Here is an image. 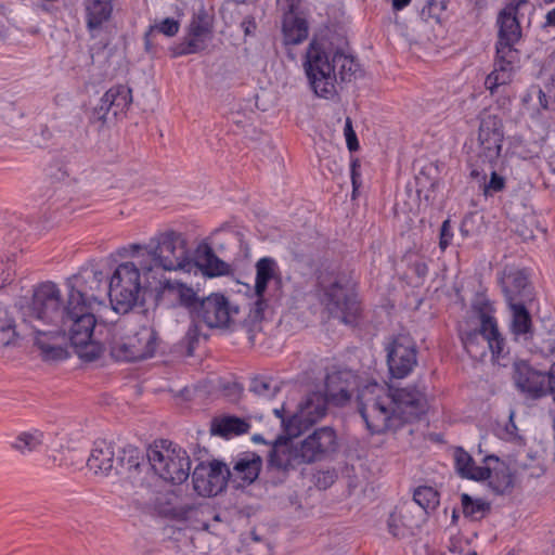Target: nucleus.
Returning a JSON list of instances; mask_svg holds the SVG:
<instances>
[{
    "mask_svg": "<svg viewBox=\"0 0 555 555\" xmlns=\"http://www.w3.org/2000/svg\"><path fill=\"white\" fill-rule=\"evenodd\" d=\"M357 408L367 430L379 435L420 420L427 411V400L417 386L397 388L389 393L372 382L358 389Z\"/></svg>",
    "mask_w": 555,
    "mask_h": 555,
    "instance_id": "nucleus-1",
    "label": "nucleus"
},
{
    "mask_svg": "<svg viewBox=\"0 0 555 555\" xmlns=\"http://www.w3.org/2000/svg\"><path fill=\"white\" fill-rule=\"evenodd\" d=\"M358 64L340 51L330 53L323 43L312 40L306 52L304 68L310 87L318 96L330 99L336 94V82L350 81Z\"/></svg>",
    "mask_w": 555,
    "mask_h": 555,
    "instance_id": "nucleus-2",
    "label": "nucleus"
},
{
    "mask_svg": "<svg viewBox=\"0 0 555 555\" xmlns=\"http://www.w3.org/2000/svg\"><path fill=\"white\" fill-rule=\"evenodd\" d=\"M528 0H511L498 16V41L493 70L487 76L485 85L491 93L500 86L511 82L515 68L520 61V52L515 44L521 38V28L517 17L519 8Z\"/></svg>",
    "mask_w": 555,
    "mask_h": 555,
    "instance_id": "nucleus-3",
    "label": "nucleus"
},
{
    "mask_svg": "<svg viewBox=\"0 0 555 555\" xmlns=\"http://www.w3.org/2000/svg\"><path fill=\"white\" fill-rule=\"evenodd\" d=\"M131 255L145 250L147 263L140 262L142 273L154 275L155 270L173 271L183 269L188 260L186 242L183 234L173 230L162 232L150 240L149 244H131Z\"/></svg>",
    "mask_w": 555,
    "mask_h": 555,
    "instance_id": "nucleus-4",
    "label": "nucleus"
},
{
    "mask_svg": "<svg viewBox=\"0 0 555 555\" xmlns=\"http://www.w3.org/2000/svg\"><path fill=\"white\" fill-rule=\"evenodd\" d=\"M141 271L133 262L120 263L108 282V297L116 312H129L141 299L145 301L146 294H153L155 275H144L145 283L141 282Z\"/></svg>",
    "mask_w": 555,
    "mask_h": 555,
    "instance_id": "nucleus-5",
    "label": "nucleus"
},
{
    "mask_svg": "<svg viewBox=\"0 0 555 555\" xmlns=\"http://www.w3.org/2000/svg\"><path fill=\"white\" fill-rule=\"evenodd\" d=\"M146 459L154 473L167 482L181 485L190 476L191 460L188 452L171 441L155 442L147 449Z\"/></svg>",
    "mask_w": 555,
    "mask_h": 555,
    "instance_id": "nucleus-6",
    "label": "nucleus"
},
{
    "mask_svg": "<svg viewBox=\"0 0 555 555\" xmlns=\"http://www.w3.org/2000/svg\"><path fill=\"white\" fill-rule=\"evenodd\" d=\"M503 140L504 132L501 118L496 115H485L480 119L478 129V149L467 160L472 179L485 178L483 166H492L496 163L502 151Z\"/></svg>",
    "mask_w": 555,
    "mask_h": 555,
    "instance_id": "nucleus-7",
    "label": "nucleus"
},
{
    "mask_svg": "<svg viewBox=\"0 0 555 555\" xmlns=\"http://www.w3.org/2000/svg\"><path fill=\"white\" fill-rule=\"evenodd\" d=\"M83 298L78 292L67 295L65 315L56 327L68 336L72 346L88 343L95 328L96 320L92 307L86 305Z\"/></svg>",
    "mask_w": 555,
    "mask_h": 555,
    "instance_id": "nucleus-8",
    "label": "nucleus"
},
{
    "mask_svg": "<svg viewBox=\"0 0 555 555\" xmlns=\"http://www.w3.org/2000/svg\"><path fill=\"white\" fill-rule=\"evenodd\" d=\"M158 336L153 327L140 326L132 334L120 336L114 334L109 341V353L116 361L134 362L154 356Z\"/></svg>",
    "mask_w": 555,
    "mask_h": 555,
    "instance_id": "nucleus-9",
    "label": "nucleus"
},
{
    "mask_svg": "<svg viewBox=\"0 0 555 555\" xmlns=\"http://www.w3.org/2000/svg\"><path fill=\"white\" fill-rule=\"evenodd\" d=\"M65 315V305L61 300V292L56 284L44 282L34 289L29 317L46 324L57 327Z\"/></svg>",
    "mask_w": 555,
    "mask_h": 555,
    "instance_id": "nucleus-10",
    "label": "nucleus"
},
{
    "mask_svg": "<svg viewBox=\"0 0 555 555\" xmlns=\"http://www.w3.org/2000/svg\"><path fill=\"white\" fill-rule=\"evenodd\" d=\"M321 291V302L331 317L340 320L345 324L356 322L359 312V304L354 294L337 281L322 286Z\"/></svg>",
    "mask_w": 555,
    "mask_h": 555,
    "instance_id": "nucleus-11",
    "label": "nucleus"
},
{
    "mask_svg": "<svg viewBox=\"0 0 555 555\" xmlns=\"http://www.w3.org/2000/svg\"><path fill=\"white\" fill-rule=\"evenodd\" d=\"M153 294L156 306L166 309L180 307L185 309L190 317L195 311L198 300L197 293L180 281H154Z\"/></svg>",
    "mask_w": 555,
    "mask_h": 555,
    "instance_id": "nucleus-12",
    "label": "nucleus"
},
{
    "mask_svg": "<svg viewBox=\"0 0 555 555\" xmlns=\"http://www.w3.org/2000/svg\"><path fill=\"white\" fill-rule=\"evenodd\" d=\"M238 313L222 294H211L203 299L198 297L196 309L191 317L193 322H203L210 328L229 326L232 315Z\"/></svg>",
    "mask_w": 555,
    "mask_h": 555,
    "instance_id": "nucleus-13",
    "label": "nucleus"
},
{
    "mask_svg": "<svg viewBox=\"0 0 555 555\" xmlns=\"http://www.w3.org/2000/svg\"><path fill=\"white\" fill-rule=\"evenodd\" d=\"M214 17L202 5L192 16L188 33L180 43L172 48L173 56L195 54L206 48V41L212 33Z\"/></svg>",
    "mask_w": 555,
    "mask_h": 555,
    "instance_id": "nucleus-14",
    "label": "nucleus"
},
{
    "mask_svg": "<svg viewBox=\"0 0 555 555\" xmlns=\"http://www.w3.org/2000/svg\"><path fill=\"white\" fill-rule=\"evenodd\" d=\"M230 468L221 461L201 462L192 474L194 490L202 496H215L222 492L229 481Z\"/></svg>",
    "mask_w": 555,
    "mask_h": 555,
    "instance_id": "nucleus-15",
    "label": "nucleus"
},
{
    "mask_svg": "<svg viewBox=\"0 0 555 555\" xmlns=\"http://www.w3.org/2000/svg\"><path fill=\"white\" fill-rule=\"evenodd\" d=\"M387 364L395 378H404L417 365V347L409 335H398L387 346Z\"/></svg>",
    "mask_w": 555,
    "mask_h": 555,
    "instance_id": "nucleus-16",
    "label": "nucleus"
},
{
    "mask_svg": "<svg viewBox=\"0 0 555 555\" xmlns=\"http://www.w3.org/2000/svg\"><path fill=\"white\" fill-rule=\"evenodd\" d=\"M330 403L325 395L319 392L310 393L304 402L299 404L297 413L289 416L288 421H284V433L288 436H299L311 425L317 423L327 411Z\"/></svg>",
    "mask_w": 555,
    "mask_h": 555,
    "instance_id": "nucleus-17",
    "label": "nucleus"
},
{
    "mask_svg": "<svg viewBox=\"0 0 555 555\" xmlns=\"http://www.w3.org/2000/svg\"><path fill=\"white\" fill-rule=\"evenodd\" d=\"M299 450L306 464L324 461L338 450L336 431L328 426L315 428L299 442Z\"/></svg>",
    "mask_w": 555,
    "mask_h": 555,
    "instance_id": "nucleus-18",
    "label": "nucleus"
},
{
    "mask_svg": "<svg viewBox=\"0 0 555 555\" xmlns=\"http://www.w3.org/2000/svg\"><path fill=\"white\" fill-rule=\"evenodd\" d=\"M460 336L466 351L474 357L483 356L486 348H489L496 357L504 352L505 340L499 328L483 330L479 324L476 328L462 331Z\"/></svg>",
    "mask_w": 555,
    "mask_h": 555,
    "instance_id": "nucleus-19",
    "label": "nucleus"
},
{
    "mask_svg": "<svg viewBox=\"0 0 555 555\" xmlns=\"http://www.w3.org/2000/svg\"><path fill=\"white\" fill-rule=\"evenodd\" d=\"M513 378L517 389L527 398L537 400L546 396L547 373L527 361L514 363Z\"/></svg>",
    "mask_w": 555,
    "mask_h": 555,
    "instance_id": "nucleus-20",
    "label": "nucleus"
},
{
    "mask_svg": "<svg viewBox=\"0 0 555 555\" xmlns=\"http://www.w3.org/2000/svg\"><path fill=\"white\" fill-rule=\"evenodd\" d=\"M500 283L507 305L532 304L535 300L534 287L526 270L505 269Z\"/></svg>",
    "mask_w": 555,
    "mask_h": 555,
    "instance_id": "nucleus-21",
    "label": "nucleus"
},
{
    "mask_svg": "<svg viewBox=\"0 0 555 555\" xmlns=\"http://www.w3.org/2000/svg\"><path fill=\"white\" fill-rule=\"evenodd\" d=\"M68 294L80 293L85 298L86 305L101 302L102 294L108 295V283L104 275L98 270H83L77 275L67 280Z\"/></svg>",
    "mask_w": 555,
    "mask_h": 555,
    "instance_id": "nucleus-22",
    "label": "nucleus"
},
{
    "mask_svg": "<svg viewBox=\"0 0 555 555\" xmlns=\"http://www.w3.org/2000/svg\"><path fill=\"white\" fill-rule=\"evenodd\" d=\"M424 520V513L414 504H403L396 508L388 518L389 532L397 539L414 537Z\"/></svg>",
    "mask_w": 555,
    "mask_h": 555,
    "instance_id": "nucleus-23",
    "label": "nucleus"
},
{
    "mask_svg": "<svg viewBox=\"0 0 555 555\" xmlns=\"http://www.w3.org/2000/svg\"><path fill=\"white\" fill-rule=\"evenodd\" d=\"M294 436H279L272 443L268 457V466L282 472L295 469L300 464H306L301 459L299 443L294 444Z\"/></svg>",
    "mask_w": 555,
    "mask_h": 555,
    "instance_id": "nucleus-24",
    "label": "nucleus"
},
{
    "mask_svg": "<svg viewBox=\"0 0 555 555\" xmlns=\"http://www.w3.org/2000/svg\"><path fill=\"white\" fill-rule=\"evenodd\" d=\"M262 467V459L259 454L246 451L237 454L230 468L229 481L236 489H243L254 483Z\"/></svg>",
    "mask_w": 555,
    "mask_h": 555,
    "instance_id": "nucleus-25",
    "label": "nucleus"
},
{
    "mask_svg": "<svg viewBox=\"0 0 555 555\" xmlns=\"http://www.w3.org/2000/svg\"><path fill=\"white\" fill-rule=\"evenodd\" d=\"M356 376L349 371L328 374L325 379V397L334 405L343 406L351 399Z\"/></svg>",
    "mask_w": 555,
    "mask_h": 555,
    "instance_id": "nucleus-26",
    "label": "nucleus"
},
{
    "mask_svg": "<svg viewBox=\"0 0 555 555\" xmlns=\"http://www.w3.org/2000/svg\"><path fill=\"white\" fill-rule=\"evenodd\" d=\"M486 467L490 468L489 480L490 488L496 494L509 493L514 488V477L509 467L496 455H487L482 460Z\"/></svg>",
    "mask_w": 555,
    "mask_h": 555,
    "instance_id": "nucleus-27",
    "label": "nucleus"
},
{
    "mask_svg": "<svg viewBox=\"0 0 555 555\" xmlns=\"http://www.w3.org/2000/svg\"><path fill=\"white\" fill-rule=\"evenodd\" d=\"M453 459L455 470L462 478L483 481L490 476V468L485 465L477 466L473 456L462 447L454 448Z\"/></svg>",
    "mask_w": 555,
    "mask_h": 555,
    "instance_id": "nucleus-28",
    "label": "nucleus"
},
{
    "mask_svg": "<svg viewBox=\"0 0 555 555\" xmlns=\"http://www.w3.org/2000/svg\"><path fill=\"white\" fill-rule=\"evenodd\" d=\"M116 460L114 448L105 441L95 443L87 461L88 467L95 474L109 475L116 473Z\"/></svg>",
    "mask_w": 555,
    "mask_h": 555,
    "instance_id": "nucleus-29",
    "label": "nucleus"
},
{
    "mask_svg": "<svg viewBox=\"0 0 555 555\" xmlns=\"http://www.w3.org/2000/svg\"><path fill=\"white\" fill-rule=\"evenodd\" d=\"M194 261L201 271L209 278L224 275L229 272V264L221 260L207 244L196 248Z\"/></svg>",
    "mask_w": 555,
    "mask_h": 555,
    "instance_id": "nucleus-30",
    "label": "nucleus"
},
{
    "mask_svg": "<svg viewBox=\"0 0 555 555\" xmlns=\"http://www.w3.org/2000/svg\"><path fill=\"white\" fill-rule=\"evenodd\" d=\"M255 295L263 296L267 292L268 284L274 280L281 283V271L276 260L272 257H262L255 264Z\"/></svg>",
    "mask_w": 555,
    "mask_h": 555,
    "instance_id": "nucleus-31",
    "label": "nucleus"
},
{
    "mask_svg": "<svg viewBox=\"0 0 555 555\" xmlns=\"http://www.w3.org/2000/svg\"><path fill=\"white\" fill-rule=\"evenodd\" d=\"M34 328L36 333L35 345L41 351L43 360L59 361L68 358L66 348L51 343L61 333L59 330L43 331L36 326Z\"/></svg>",
    "mask_w": 555,
    "mask_h": 555,
    "instance_id": "nucleus-32",
    "label": "nucleus"
},
{
    "mask_svg": "<svg viewBox=\"0 0 555 555\" xmlns=\"http://www.w3.org/2000/svg\"><path fill=\"white\" fill-rule=\"evenodd\" d=\"M532 304H511L507 305L511 311V332L515 336L533 335L532 318L528 307Z\"/></svg>",
    "mask_w": 555,
    "mask_h": 555,
    "instance_id": "nucleus-33",
    "label": "nucleus"
},
{
    "mask_svg": "<svg viewBox=\"0 0 555 555\" xmlns=\"http://www.w3.org/2000/svg\"><path fill=\"white\" fill-rule=\"evenodd\" d=\"M146 454L134 446H126L120 449L116 460V475L133 474L140 472L141 465L144 464Z\"/></svg>",
    "mask_w": 555,
    "mask_h": 555,
    "instance_id": "nucleus-34",
    "label": "nucleus"
},
{
    "mask_svg": "<svg viewBox=\"0 0 555 555\" xmlns=\"http://www.w3.org/2000/svg\"><path fill=\"white\" fill-rule=\"evenodd\" d=\"M85 137L86 133L82 130L77 129L74 140L64 144L60 152V157L65 165L80 167L85 164Z\"/></svg>",
    "mask_w": 555,
    "mask_h": 555,
    "instance_id": "nucleus-35",
    "label": "nucleus"
},
{
    "mask_svg": "<svg viewBox=\"0 0 555 555\" xmlns=\"http://www.w3.org/2000/svg\"><path fill=\"white\" fill-rule=\"evenodd\" d=\"M249 428L246 420L233 415L215 418L211 423V434L224 438L246 434Z\"/></svg>",
    "mask_w": 555,
    "mask_h": 555,
    "instance_id": "nucleus-36",
    "label": "nucleus"
},
{
    "mask_svg": "<svg viewBox=\"0 0 555 555\" xmlns=\"http://www.w3.org/2000/svg\"><path fill=\"white\" fill-rule=\"evenodd\" d=\"M103 95L104 104L113 107V118L125 114L132 103V90L126 85L113 86Z\"/></svg>",
    "mask_w": 555,
    "mask_h": 555,
    "instance_id": "nucleus-37",
    "label": "nucleus"
},
{
    "mask_svg": "<svg viewBox=\"0 0 555 555\" xmlns=\"http://www.w3.org/2000/svg\"><path fill=\"white\" fill-rule=\"evenodd\" d=\"M113 12L112 0H87L86 20L90 30L98 29L109 20Z\"/></svg>",
    "mask_w": 555,
    "mask_h": 555,
    "instance_id": "nucleus-38",
    "label": "nucleus"
},
{
    "mask_svg": "<svg viewBox=\"0 0 555 555\" xmlns=\"http://www.w3.org/2000/svg\"><path fill=\"white\" fill-rule=\"evenodd\" d=\"M285 44H299L308 37V24L305 18L285 15L283 24Z\"/></svg>",
    "mask_w": 555,
    "mask_h": 555,
    "instance_id": "nucleus-39",
    "label": "nucleus"
},
{
    "mask_svg": "<svg viewBox=\"0 0 555 555\" xmlns=\"http://www.w3.org/2000/svg\"><path fill=\"white\" fill-rule=\"evenodd\" d=\"M472 310L478 317L483 330H487V326L488 330L499 328L496 320L493 317L494 309L486 296L477 295L473 300Z\"/></svg>",
    "mask_w": 555,
    "mask_h": 555,
    "instance_id": "nucleus-40",
    "label": "nucleus"
},
{
    "mask_svg": "<svg viewBox=\"0 0 555 555\" xmlns=\"http://www.w3.org/2000/svg\"><path fill=\"white\" fill-rule=\"evenodd\" d=\"M42 444L43 433L35 429L18 434L11 447L22 454H27L37 451Z\"/></svg>",
    "mask_w": 555,
    "mask_h": 555,
    "instance_id": "nucleus-41",
    "label": "nucleus"
},
{
    "mask_svg": "<svg viewBox=\"0 0 555 555\" xmlns=\"http://www.w3.org/2000/svg\"><path fill=\"white\" fill-rule=\"evenodd\" d=\"M462 511L466 518L480 520L491 511L489 502L482 499H473L469 494L461 495Z\"/></svg>",
    "mask_w": 555,
    "mask_h": 555,
    "instance_id": "nucleus-42",
    "label": "nucleus"
},
{
    "mask_svg": "<svg viewBox=\"0 0 555 555\" xmlns=\"http://www.w3.org/2000/svg\"><path fill=\"white\" fill-rule=\"evenodd\" d=\"M249 391L263 399H272L281 389V383L272 377L260 375L251 378Z\"/></svg>",
    "mask_w": 555,
    "mask_h": 555,
    "instance_id": "nucleus-43",
    "label": "nucleus"
},
{
    "mask_svg": "<svg viewBox=\"0 0 555 555\" xmlns=\"http://www.w3.org/2000/svg\"><path fill=\"white\" fill-rule=\"evenodd\" d=\"M179 28L180 24L173 17H166L159 24L151 26L144 36L146 51H152L153 39L157 34H164L167 37H172L178 34Z\"/></svg>",
    "mask_w": 555,
    "mask_h": 555,
    "instance_id": "nucleus-44",
    "label": "nucleus"
},
{
    "mask_svg": "<svg viewBox=\"0 0 555 555\" xmlns=\"http://www.w3.org/2000/svg\"><path fill=\"white\" fill-rule=\"evenodd\" d=\"M415 507L424 514L429 509H435L439 504V493L431 487L423 486L415 489L413 501Z\"/></svg>",
    "mask_w": 555,
    "mask_h": 555,
    "instance_id": "nucleus-45",
    "label": "nucleus"
},
{
    "mask_svg": "<svg viewBox=\"0 0 555 555\" xmlns=\"http://www.w3.org/2000/svg\"><path fill=\"white\" fill-rule=\"evenodd\" d=\"M74 351L78 354V357L85 361H94L99 359L103 352V346L90 338L88 343H82L81 345H73Z\"/></svg>",
    "mask_w": 555,
    "mask_h": 555,
    "instance_id": "nucleus-46",
    "label": "nucleus"
},
{
    "mask_svg": "<svg viewBox=\"0 0 555 555\" xmlns=\"http://www.w3.org/2000/svg\"><path fill=\"white\" fill-rule=\"evenodd\" d=\"M493 168V165L491 166ZM477 182L482 185L483 194L486 196L493 195L495 193L502 192L505 189V178L499 175L494 169H492L490 179L487 181V173L485 172L483 179H475Z\"/></svg>",
    "mask_w": 555,
    "mask_h": 555,
    "instance_id": "nucleus-47",
    "label": "nucleus"
},
{
    "mask_svg": "<svg viewBox=\"0 0 555 555\" xmlns=\"http://www.w3.org/2000/svg\"><path fill=\"white\" fill-rule=\"evenodd\" d=\"M202 336L201 328L196 322H193L185 333L184 337L179 343V347L185 350V356L191 357L196 349L199 338Z\"/></svg>",
    "mask_w": 555,
    "mask_h": 555,
    "instance_id": "nucleus-48",
    "label": "nucleus"
},
{
    "mask_svg": "<svg viewBox=\"0 0 555 555\" xmlns=\"http://www.w3.org/2000/svg\"><path fill=\"white\" fill-rule=\"evenodd\" d=\"M439 185V181L430 179L424 171L416 177V192L418 196L424 194V199L429 202L434 197V193Z\"/></svg>",
    "mask_w": 555,
    "mask_h": 555,
    "instance_id": "nucleus-49",
    "label": "nucleus"
},
{
    "mask_svg": "<svg viewBox=\"0 0 555 555\" xmlns=\"http://www.w3.org/2000/svg\"><path fill=\"white\" fill-rule=\"evenodd\" d=\"M113 116V107L104 104V95L100 99L99 103L92 108L89 115V121L91 124L101 122L105 124Z\"/></svg>",
    "mask_w": 555,
    "mask_h": 555,
    "instance_id": "nucleus-50",
    "label": "nucleus"
},
{
    "mask_svg": "<svg viewBox=\"0 0 555 555\" xmlns=\"http://www.w3.org/2000/svg\"><path fill=\"white\" fill-rule=\"evenodd\" d=\"M453 237L452 224L450 219H446L440 228L439 235V247L441 250H446L447 247L451 244Z\"/></svg>",
    "mask_w": 555,
    "mask_h": 555,
    "instance_id": "nucleus-51",
    "label": "nucleus"
},
{
    "mask_svg": "<svg viewBox=\"0 0 555 555\" xmlns=\"http://www.w3.org/2000/svg\"><path fill=\"white\" fill-rule=\"evenodd\" d=\"M344 133L346 137V143H347L348 150L350 152L357 151L359 149V142H358L357 134L352 128V122H351L350 117L346 118Z\"/></svg>",
    "mask_w": 555,
    "mask_h": 555,
    "instance_id": "nucleus-52",
    "label": "nucleus"
},
{
    "mask_svg": "<svg viewBox=\"0 0 555 555\" xmlns=\"http://www.w3.org/2000/svg\"><path fill=\"white\" fill-rule=\"evenodd\" d=\"M350 176L352 183V195L354 196L359 188L361 186V173H360V162L359 159H352L350 164Z\"/></svg>",
    "mask_w": 555,
    "mask_h": 555,
    "instance_id": "nucleus-53",
    "label": "nucleus"
},
{
    "mask_svg": "<svg viewBox=\"0 0 555 555\" xmlns=\"http://www.w3.org/2000/svg\"><path fill=\"white\" fill-rule=\"evenodd\" d=\"M300 0H278L285 15H294L299 8Z\"/></svg>",
    "mask_w": 555,
    "mask_h": 555,
    "instance_id": "nucleus-54",
    "label": "nucleus"
},
{
    "mask_svg": "<svg viewBox=\"0 0 555 555\" xmlns=\"http://www.w3.org/2000/svg\"><path fill=\"white\" fill-rule=\"evenodd\" d=\"M241 27H242L245 36L254 35V33L257 28V23L255 21V17L251 15L246 16L243 20V22L241 23Z\"/></svg>",
    "mask_w": 555,
    "mask_h": 555,
    "instance_id": "nucleus-55",
    "label": "nucleus"
},
{
    "mask_svg": "<svg viewBox=\"0 0 555 555\" xmlns=\"http://www.w3.org/2000/svg\"><path fill=\"white\" fill-rule=\"evenodd\" d=\"M412 271L420 279H425L428 274V266L424 261H415L412 264Z\"/></svg>",
    "mask_w": 555,
    "mask_h": 555,
    "instance_id": "nucleus-56",
    "label": "nucleus"
},
{
    "mask_svg": "<svg viewBox=\"0 0 555 555\" xmlns=\"http://www.w3.org/2000/svg\"><path fill=\"white\" fill-rule=\"evenodd\" d=\"M256 297H257V299L255 301V308H254L255 317L262 318L263 310L267 307V300L264 298V295L261 297L260 296H256Z\"/></svg>",
    "mask_w": 555,
    "mask_h": 555,
    "instance_id": "nucleus-57",
    "label": "nucleus"
},
{
    "mask_svg": "<svg viewBox=\"0 0 555 555\" xmlns=\"http://www.w3.org/2000/svg\"><path fill=\"white\" fill-rule=\"evenodd\" d=\"M546 385H547V388H546V396H547L548 393H551V391H548V388H553L555 386V362L553 363L550 371L547 372Z\"/></svg>",
    "mask_w": 555,
    "mask_h": 555,
    "instance_id": "nucleus-58",
    "label": "nucleus"
},
{
    "mask_svg": "<svg viewBox=\"0 0 555 555\" xmlns=\"http://www.w3.org/2000/svg\"><path fill=\"white\" fill-rule=\"evenodd\" d=\"M194 509V506L193 505H190V504H185V505H182L178 508L177 511V516H179L180 518H186L188 515Z\"/></svg>",
    "mask_w": 555,
    "mask_h": 555,
    "instance_id": "nucleus-59",
    "label": "nucleus"
},
{
    "mask_svg": "<svg viewBox=\"0 0 555 555\" xmlns=\"http://www.w3.org/2000/svg\"><path fill=\"white\" fill-rule=\"evenodd\" d=\"M517 233L519 234V236L522 237L524 241L533 240L535 237L533 230L527 229V228L526 229L518 228Z\"/></svg>",
    "mask_w": 555,
    "mask_h": 555,
    "instance_id": "nucleus-60",
    "label": "nucleus"
},
{
    "mask_svg": "<svg viewBox=\"0 0 555 555\" xmlns=\"http://www.w3.org/2000/svg\"><path fill=\"white\" fill-rule=\"evenodd\" d=\"M544 27H555V8L546 13Z\"/></svg>",
    "mask_w": 555,
    "mask_h": 555,
    "instance_id": "nucleus-61",
    "label": "nucleus"
},
{
    "mask_svg": "<svg viewBox=\"0 0 555 555\" xmlns=\"http://www.w3.org/2000/svg\"><path fill=\"white\" fill-rule=\"evenodd\" d=\"M411 0H392V9L395 11H400L405 8Z\"/></svg>",
    "mask_w": 555,
    "mask_h": 555,
    "instance_id": "nucleus-62",
    "label": "nucleus"
},
{
    "mask_svg": "<svg viewBox=\"0 0 555 555\" xmlns=\"http://www.w3.org/2000/svg\"><path fill=\"white\" fill-rule=\"evenodd\" d=\"M539 102H540V105L546 109L547 108V98H546V94L541 90L539 89Z\"/></svg>",
    "mask_w": 555,
    "mask_h": 555,
    "instance_id": "nucleus-63",
    "label": "nucleus"
},
{
    "mask_svg": "<svg viewBox=\"0 0 555 555\" xmlns=\"http://www.w3.org/2000/svg\"><path fill=\"white\" fill-rule=\"evenodd\" d=\"M273 413L281 420V424L282 426L284 427V421L287 422L289 417L285 418L283 413H284V408H281V409H274L273 410Z\"/></svg>",
    "mask_w": 555,
    "mask_h": 555,
    "instance_id": "nucleus-64",
    "label": "nucleus"
}]
</instances>
